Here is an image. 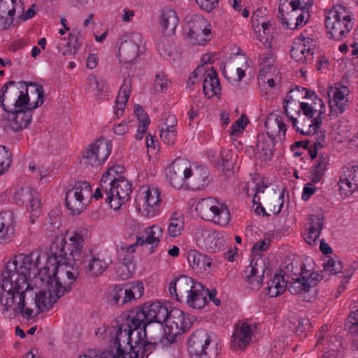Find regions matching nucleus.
Returning <instances> with one entry per match:
<instances>
[{"instance_id":"nucleus-35","label":"nucleus","mask_w":358,"mask_h":358,"mask_svg":"<svg viewBox=\"0 0 358 358\" xmlns=\"http://www.w3.org/2000/svg\"><path fill=\"white\" fill-rule=\"evenodd\" d=\"M313 50L310 48H306V43L301 41H294L290 50L292 58L301 63L310 62L313 59Z\"/></svg>"},{"instance_id":"nucleus-60","label":"nucleus","mask_w":358,"mask_h":358,"mask_svg":"<svg viewBox=\"0 0 358 358\" xmlns=\"http://www.w3.org/2000/svg\"><path fill=\"white\" fill-rule=\"evenodd\" d=\"M248 122V120L244 115L238 118L231 126V134L232 136L242 132Z\"/></svg>"},{"instance_id":"nucleus-2","label":"nucleus","mask_w":358,"mask_h":358,"mask_svg":"<svg viewBox=\"0 0 358 358\" xmlns=\"http://www.w3.org/2000/svg\"><path fill=\"white\" fill-rule=\"evenodd\" d=\"M103 333L110 335L115 334L114 347L116 352L114 353L112 351H104L99 358H143L155 350L158 344L157 341L142 338L141 331L137 332L136 339L133 338L132 331L130 341L129 336H124L123 326L118 329H106Z\"/></svg>"},{"instance_id":"nucleus-38","label":"nucleus","mask_w":358,"mask_h":358,"mask_svg":"<svg viewBox=\"0 0 358 358\" xmlns=\"http://www.w3.org/2000/svg\"><path fill=\"white\" fill-rule=\"evenodd\" d=\"M203 91L208 99L220 94L221 87L220 80L217 78V73L213 69L208 73L203 83Z\"/></svg>"},{"instance_id":"nucleus-3","label":"nucleus","mask_w":358,"mask_h":358,"mask_svg":"<svg viewBox=\"0 0 358 358\" xmlns=\"http://www.w3.org/2000/svg\"><path fill=\"white\" fill-rule=\"evenodd\" d=\"M87 233L85 231H76L69 238L67 242L65 238H56L50 247L48 262L52 265L66 264L73 262L76 266L83 261L87 252L83 251Z\"/></svg>"},{"instance_id":"nucleus-11","label":"nucleus","mask_w":358,"mask_h":358,"mask_svg":"<svg viewBox=\"0 0 358 358\" xmlns=\"http://www.w3.org/2000/svg\"><path fill=\"white\" fill-rule=\"evenodd\" d=\"M83 259L77 266H83L85 272L91 276L103 273L113 262L110 253L106 250L94 254L90 251Z\"/></svg>"},{"instance_id":"nucleus-15","label":"nucleus","mask_w":358,"mask_h":358,"mask_svg":"<svg viewBox=\"0 0 358 358\" xmlns=\"http://www.w3.org/2000/svg\"><path fill=\"white\" fill-rule=\"evenodd\" d=\"M112 145L108 142L97 141L83 151L81 162L85 166H99L108 157Z\"/></svg>"},{"instance_id":"nucleus-31","label":"nucleus","mask_w":358,"mask_h":358,"mask_svg":"<svg viewBox=\"0 0 358 358\" xmlns=\"http://www.w3.org/2000/svg\"><path fill=\"white\" fill-rule=\"evenodd\" d=\"M309 220V227L304 233V240L309 245H315L323 227L324 217L322 215L313 214L310 215Z\"/></svg>"},{"instance_id":"nucleus-44","label":"nucleus","mask_w":358,"mask_h":358,"mask_svg":"<svg viewBox=\"0 0 358 358\" xmlns=\"http://www.w3.org/2000/svg\"><path fill=\"white\" fill-rule=\"evenodd\" d=\"M129 294H133L127 292L125 285H115L111 292L112 302L114 304L124 305L131 301Z\"/></svg>"},{"instance_id":"nucleus-14","label":"nucleus","mask_w":358,"mask_h":358,"mask_svg":"<svg viewBox=\"0 0 358 358\" xmlns=\"http://www.w3.org/2000/svg\"><path fill=\"white\" fill-rule=\"evenodd\" d=\"M143 45L142 36L139 33H131L121 42L118 48L120 63L131 64L141 55V47Z\"/></svg>"},{"instance_id":"nucleus-46","label":"nucleus","mask_w":358,"mask_h":358,"mask_svg":"<svg viewBox=\"0 0 358 358\" xmlns=\"http://www.w3.org/2000/svg\"><path fill=\"white\" fill-rule=\"evenodd\" d=\"M329 162V157L327 155L322 154L319 156L317 163L311 170V180L313 182H318L322 179L327 164Z\"/></svg>"},{"instance_id":"nucleus-54","label":"nucleus","mask_w":358,"mask_h":358,"mask_svg":"<svg viewBox=\"0 0 358 358\" xmlns=\"http://www.w3.org/2000/svg\"><path fill=\"white\" fill-rule=\"evenodd\" d=\"M289 5L292 7V12L298 13L299 11H301V13H305L307 18L309 17L308 9L312 6L311 3H306L302 5L300 0H294L289 2Z\"/></svg>"},{"instance_id":"nucleus-37","label":"nucleus","mask_w":358,"mask_h":358,"mask_svg":"<svg viewBox=\"0 0 358 358\" xmlns=\"http://www.w3.org/2000/svg\"><path fill=\"white\" fill-rule=\"evenodd\" d=\"M187 260L193 269L206 271L210 268L212 259L197 250H191L187 253Z\"/></svg>"},{"instance_id":"nucleus-24","label":"nucleus","mask_w":358,"mask_h":358,"mask_svg":"<svg viewBox=\"0 0 358 358\" xmlns=\"http://www.w3.org/2000/svg\"><path fill=\"white\" fill-rule=\"evenodd\" d=\"M338 182L339 190L345 195L358 190V166L346 165Z\"/></svg>"},{"instance_id":"nucleus-42","label":"nucleus","mask_w":358,"mask_h":358,"mask_svg":"<svg viewBox=\"0 0 358 358\" xmlns=\"http://www.w3.org/2000/svg\"><path fill=\"white\" fill-rule=\"evenodd\" d=\"M287 23H282L284 28L294 30L299 29V27L304 25L307 22V17L305 13H296L294 12H288L285 15Z\"/></svg>"},{"instance_id":"nucleus-34","label":"nucleus","mask_w":358,"mask_h":358,"mask_svg":"<svg viewBox=\"0 0 358 358\" xmlns=\"http://www.w3.org/2000/svg\"><path fill=\"white\" fill-rule=\"evenodd\" d=\"M163 233L162 228L158 225L154 224L147 227L144 230L143 236H137V244H148L151 245L152 248L157 247L160 242Z\"/></svg>"},{"instance_id":"nucleus-64","label":"nucleus","mask_w":358,"mask_h":358,"mask_svg":"<svg viewBox=\"0 0 358 358\" xmlns=\"http://www.w3.org/2000/svg\"><path fill=\"white\" fill-rule=\"evenodd\" d=\"M315 190H316V188L313 184H312V183L306 184L303 189V193H302V196H301L302 199L303 201L308 200L310 197V196L314 194Z\"/></svg>"},{"instance_id":"nucleus-5","label":"nucleus","mask_w":358,"mask_h":358,"mask_svg":"<svg viewBox=\"0 0 358 358\" xmlns=\"http://www.w3.org/2000/svg\"><path fill=\"white\" fill-rule=\"evenodd\" d=\"M348 10L342 5L329 9L325 17V27L330 39L340 41L346 38L353 27Z\"/></svg>"},{"instance_id":"nucleus-16","label":"nucleus","mask_w":358,"mask_h":358,"mask_svg":"<svg viewBox=\"0 0 358 358\" xmlns=\"http://www.w3.org/2000/svg\"><path fill=\"white\" fill-rule=\"evenodd\" d=\"M195 238L197 245L208 252H217L224 246V238L210 229L198 227L196 229Z\"/></svg>"},{"instance_id":"nucleus-29","label":"nucleus","mask_w":358,"mask_h":358,"mask_svg":"<svg viewBox=\"0 0 358 358\" xmlns=\"http://www.w3.org/2000/svg\"><path fill=\"white\" fill-rule=\"evenodd\" d=\"M251 336V326L246 322H243L240 327H236L234 330L231 338V347L236 350L244 349L250 344Z\"/></svg>"},{"instance_id":"nucleus-55","label":"nucleus","mask_w":358,"mask_h":358,"mask_svg":"<svg viewBox=\"0 0 358 358\" xmlns=\"http://www.w3.org/2000/svg\"><path fill=\"white\" fill-rule=\"evenodd\" d=\"M324 271H329L331 274H336L342 270L341 262L334 259H329L324 263Z\"/></svg>"},{"instance_id":"nucleus-62","label":"nucleus","mask_w":358,"mask_h":358,"mask_svg":"<svg viewBox=\"0 0 358 358\" xmlns=\"http://www.w3.org/2000/svg\"><path fill=\"white\" fill-rule=\"evenodd\" d=\"M303 92H305L304 98L311 99L313 100H315V101H318L320 108H324V104L322 99H320L314 91L301 87V92L303 93Z\"/></svg>"},{"instance_id":"nucleus-58","label":"nucleus","mask_w":358,"mask_h":358,"mask_svg":"<svg viewBox=\"0 0 358 358\" xmlns=\"http://www.w3.org/2000/svg\"><path fill=\"white\" fill-rule=\"evenodd\" d=\"M161 140L167 145H172L176 140V130L166 129L162 128L160 132Z\"/></svg>"},{"instance_id":"nucleus-10","label":"nucleus","mask_w":358,"mask_h":358,"mask_svg":"<svg viewBox=\"0 0 358 358\" xmlns=\"http://www.w3.org/2000/svg\"><path fill=\"white\" fill-rule=\"evenodd\" d=\"M30 85L35 87V92L37 94L38 100L31 103L27 105L26 108H17L10 112L13 114V117L9 122L10 128L14 131H19L26 128L31 122L32 110L44 102V89L42 85L31 83Z\"/></svg>"},{"instance_id":"nucleus-56","label":"nucleus","mask_w":358,"mask_h":358,"mask_svg":"<svg viewBox=\"0 0 358 358\" xmlns=\"http://www.w3.org/2000/svg\"><path fill=\"white\" fill-rule=\"evenodd\" d=\"M134 112L139 120V124L143 127H148L150 121L148 114L144 111L143 108L140 105L136 104L134 106Z\"/></svg>"},{"instance_id":"nucleus-20","label":"nucleus","mask_w":358,"mask_h":358,"mask_svg":"<svg viewBox=\"0 0 358 358\" xmlns=\"http://www.w3.org/2000/svg\"><path fill=\"white\" fill-rule=\"evenodd\" d=\"M142 194L138 196V200H143V215L148 217H153L160 211V191L158 187L149 186L146 188L143 187Z\"/></svg>"},{"instance_id":"nucleus-17","label":"nucleus","mask_w":358,"mask_h":358,"mask_svg":"<svg viewBox=\"0 0 358 358\" xmlns=\"http://www.w3.org/2000/svg\"><path fill=\"white\" fill-rule=\"evenodd\" d=\"M222 73L231 83H238L245 76V71L249 67V59L244 55L231 59L222 64Z\"/></svg>"},{"instance_id":"nucleus-47","label":"nucleus","mask_w":358,"mask_h":358,"mask_svg":"<svg viewBox=\"0 0 358 358\" xmlns=\"http://www.w3.org/2000/svg\"><path fill=\"white\" fill-rule=\"evenodd\" d=\"M301 87L296 86L289 91L283 101V110L287 117H289V106L297 108V105L301 102L298 100L300 96Z\"/></svg>"},{"instance_id":"nucleus-61","label":"nucleus","mask_w":358,"mask_h":358,"mask_svg":"<svg viewBox=\"0 0 358 358\" xmlns=\"http://www.w3.org/2000/svg\"><path fill=\"white\" fill-rule=\"evenodd\" d=\"M197 5L207 12H211L219 3V0H196Z\"/></svg>"},{"instance_id":"nucleus-53","label":"nucleus","mask_w":358,"mask_h":358,"mask_svg":"<svg viewBox=\"0 0 358 358\" xmlns=\"http://www.w3.org/2000/svg\"><path fill=\"white\" fill-rule=\"evenodd\" d=\"M128 292H132V295L129 294L131 301L139 299L143 294L144 288L141 282L137 281L129 285H125Z\"/></svg>"},{"instance_id":"nucleus-50","label":"nucleus","mask_w":358,"mask_h":358,"mask_svg":"<svg viewBox=\"0 0 358 358\" xmlns=\"http://www.w3.org/2000/svg\"><path fill=\"white\" fill-rule=\"evenodd\" d=\"M12 162V154L6 146L0 145V171L1 175L10 167Z\"/></svg>"},{"instance_id":"nucleus-26","label":"nucleus","mask_w":358,"mask_h":358,"mask_svg":"<svg viewBox=\"0 0 358 358\" xmlns=\"http://www.w3.org/2000/svg\"><path fill=\"white\" fill-rule=\"evenodd\" d=\"M186 185L192 190H199L206 187L209 183V171L204 166H196L189 169Z\"/></svg>"},{"instance_id":"nucleus-39","label":"nucleus","mask_w":358,"mask_h":358,"mask_svg":"<svg viewBox=\"0 0 358 358\" xmlns=\"http://www.w3.org/2000/svg\"><path fill=\"white\" fill-rule=\"evenodd\" d=\"M273 145L271 140L264 136H258L256 144V155L262 162L271 160L273 157Z\"/></svg>"},{"instance_id":"nucleus-33","label":"nucleus","mask_w":358,"mask_h":358,"mask_svg":"<svg viewBox=\"0 0 358 358\" xmlns=\"http://www.w3.org/2000/svg\"><path fill=\"white\" fill-rule=\"evenodd\" d=\"M14 215L10 211L0 213V243L10 240L14 233Z\"/></svg>"},{"instance_id":"nucleus-9","label":"nucleus","mask_w":358,"mask_h":358,"mask_svg":"<svg viewBox=\"0 0 358 358\" xmlns=\"http://www.w3.org/2000/svg\"><path fill=\"white\" fill-rule=\"evenodd\" d=\"M193 322V317L185 315L180 309H173L169 312L164 327L166 343L169 345L173 343L178 336L189 330Z\"/></svg>"},{"instance_id":"nucleus-57","label":"nucleus","mask_w":358,"mask_h":358,"mask_svg":"<svg viewBox=\"0 0 358 358\" xmlns=\"http://www.w3.org/2000/svg\"><path fill=\"white\" fill-rule=\"evenodd\" d=\"M169 80L163 73L156 75L154 83V90L156 92H163L168 88Z\"/></svg>"},{"instance_id":"nucleus-52","label":"nucleus","mask_w":358,"mask_h":358,"mask_svg":"<svg viewBox=\"0 0 358 358\" xmlns=\"http://www.w3.org/2000/svg\"><path fill=\"white\" fill-rule=\"evenodd\" d=\"M345 327L350 334L358 337V310L350 314Z\"/></svg>"},{"instance_id":"nucleus-6","label":"nucleus","mask_w":358,"mask_h":358,"mask_svg":"<svg viewBox=\"0 0 358 358\" xmlns=\"http://www.w3.org/2000/svg\"><path fill=\"white\" fill-rule=\"evenodd\" d=\"M31 83L8 81L0 90V106L6 113L17 108H26L30 104L28 94V86Z\"/></svg>"},{"instance_id":"nucleus-32","label":"nucleus","mask_w":358,"mask_h":358,"mask_svg":"<svg viewBox=\"0 0 358 358\" xmlns=\"http://www.w3.org/2000/svg\"><path fill=\"white\" fill-rule=\"evenodd\" d=\"M264 127L268 136L272 139L275 137L280 138L285 136L287 126L280 116L271 114L265 121Z\"/></svg>"},{"instance_id":"nucleus-19","label":"nucleus","mask_w":358,"mask_h":358,"mask_svg":"<svg viewBox=\"0 0 358 358\" xmlns=\"http://www.w3.org/2000/svg\"><path fill=\"white\" fill-rule=\"evenodd\" d=\"M299 105L300 111L303 112L310 122L303 124L301 134L306 136H313L322 125V115L324 113V110L322 108L317 110L312 104L305 102H301Z\"/></svg>"},{"instance_id":"nucleus-23","label":"nucleus","mask_w":358,"mask_h":358,"mask_svg":"<svg viewBox=\"0 0 358 358\" xmlns=\"http://www.w3.org/2000/svg\"><path fill=\"white\" fill-rule=\"evenodd\" d=\"M17 8L24 11L21 0H0V30L8 29L13 24Z\"/></svg>"},{"instance_id":"nucleus-48","label":"nucleus","mask_w":358,"mask_h":358,"mask_svg":"<svg viewBox=\"0 0 358 358\" xmlns=\"http://www.w3.org/2000/svg\"><path fill=\"white\" fill-rule=\"evenodd\" d=\"M174 213L169 220L168 234L171 237L179 236L184 229V219L182 216H176Z\"/></svg>"},{"instance_id":"nucleus-7","label":"nucleus","mask_w":358,"mask_h":358,"mask_svg":"<svg viewBox=\"0 0 358 358\" xmlns=\"http://www.w3.org/2000/svg\"><path fill=\"white\" fill-rule=\"evenodd\" d=\"M196 210L203 220L221 226L227 225L230 221L228 207L213 197L201 199L196 204Z\"/></svg>"},{"instance_id":"nucleus-4","label":"nucleus","mask_w":358,"mask_h":358,"mask_svg":"<svg viewBox=\"0 0 358 358\" xmlns=\"http://www.w3.org/2000/svg\"><path fill=\"white\" fill-rule=\"evenodd\" d=\"M168 316V308L159 301L145 303L136 309L130 310L127 314L125 323L122 325L124 327V336H129L131 338V332L141 329V327L154 323L163 324Z\"/></svg>"},{"instance_id":"nucleus-18","label":"nucleus","mask_w":358,"mask_h":358,"mask_svg":"<svg viewBox=\"0 0 358 358\" xmlns=\"http://www.w3.org/2000/svg\"><path fill=\"white\" fill-rule=\"evenodd\" d=\"M13 200L17 205L29 207L32 213L31 219L34 216H38L41 208V200L36 191L29 187H21L15 189Z\"/></svg>"},{"instance_id":"nucleus-25","label":"nucleus","mask_w":358,"mask_h":358,"mask_svg":"<svg viewBox=\"0 0 358 358\" xmlns=\"http://www.w3.org/2000/svg\"><path fill=\"white\" fill-rule=\"evenodd\" d=\"M196 282H194L190 277L180 275L175 278L169 285V292L173 298L179 301L186 299L192 292Z\"/></svg>"},{"instance_id":"nucleus-30","label":"nucleus","mask_w":358,"mask_h":358,"mask_svg":"<svg viewBox=\"0 0 358 358\" xmlns=\"http://www.w3.org/2000/svg\"><path fill=\"white\" fill-rule=\"evenodd\" d=\"M208 289L205 288L200 282H196L192 292L185 301L189 306L201 309L208 303Z\"/></svg>"},{"instance_id":"nucleus-22","label":"nucleus","mask_w":358,"mask_h":358,"mask_svg":"<svg viewBox=\"0 0 358 358\" xmlns=\"http://www.w3.org/2000/svg\"><path fill=\"white\" fill-rule=\"evenodd\" d=\"M248 268L250 271L247 279L250 289H259L263 282L264 275L270 272L268 259L259 257L252 259Z\"/></svg>"},{"instance_id":"nucleus-8","label":"nucleus","mask_w":358,"mask_h":358,"mask_svg":"<svg viewBox=\"0 0 358 358\" xmlns=\"http://www.w3.org/2000/svg\"><path fill=\"white\" fill-rule=\"evenodd\" d=\"M183 31L188 41L194 45H204L210 40V29L201 15H188L184 20Z\"/></svg>"},{"instance_id":"nucleus-1","label":"nucleus","mask_w":358,"mask_h":358,"mask_svg":"<svg viewBox=\"0 0 358 358\" xmlns=\"http://www.w3.org/2000/svg\"><path fill=\"white\" fill-rule=\"evenodd\" d=\"M71 262L52 265L48 254L38 250L15 255L1 273L3 313L12 311L14 316L30 319L51 308L72 289L76 277L64 267Z\"/></svg>"},{"instance_id":"nucleus-40","label":"nucleus","mask_w":358,"mask_h":358,"mask_svg":"<svg viewBox=\"0 0 358 358\" xmlns=\"http://www.w3.org/2000/svg\"><path fill=\"white\" fill-rule=\"evenodd\" d=\"M178 22L179 18L175 10L171 8L162 10L160 24L164 30L174 34Z\"/></svg>"},{"instance_id":"nucleus-28","label":"nucleus","mask_w":358,"mask_h":358,"mask_svg":"<svg viewBox=\"0 0 358 358\" xmlns=\"http://www.w3.org/2000/svg\"><path fill=\"white\" fill-rule=\"evenodd\" d=\"M349 92L350 90L348 88L344 85L329 87L327 92V96L329 99H333L332 100H329L330 108H332L333 102L334 106L338 109L339 113H343L347 106L348 100L346 96L348 95Z\"/></svg>"},{"instance_id":"nucleus-43","label":"nucleus","mask_w":358,"mask_h":358,"mask_svg":"<svg viewBox=\"0 0 358 358\" xmlns=\"http://www.w3.org/2000/svg\"><path fill=\"white\" fill-rule=\"evenodd\" d=\"M296 278H293L292 281L288 284L287 283L286 287L292 294H302L309 292L308 286L306 284L305 278L301 275V272L299 275H296Z\"/></svg>"},{"instance_id":"nucleus-27","label":"nucleus","mask_w":358,"mask_h":358,"mask_svg":"<svg viewBox=\"0 0 358 358\" xmlns=\"http://www.w3.org/2000/svg\"><path fill=\"white\" fill-rule=\"evenodd\" d=\"M210 342V338L206 332L193 334L188 341L189 353L201 358L207 357L206 350Z\"/></svg>"},{"instance_id":"nucleus-45","label":"nucleus","mask_w":358,"mask_h":358,"mask_svg":"<svg viewBox=\"0 0 358 358\" xmlns=\"http://www.w3.org/2000/svg\"><path fill=\"white\" fill-rule=\"evenodd\" d=\"M143 329V336L146 339L150 341H163L165 338L164 327L163 324H156L155 327H152V324L142 327Z\"/></svg>"},{"instance_id":"nucleus-41","label":"nucleus","mask_w":358,"mask_h":358,"mask_svg":"<svg viewBox=\"0 0 358 358\" xmlns=\"http://www.w3.org/2000/svg\"><path fill=\"white\" fill-rule=\"evenodd\" d=\"M78 35L79 34H69L68 41H66V38H62L58 45L59 52L64 55H75L79 48L78 44Z\"/></svg>"},{"instance_id":"nucleus-51","label":"nucleus","mask_w":358,"mask_h":358,"mask_svg":"<svg viewBox=\"0 0 358 358\" xmlns=\"http://www.w3.org/2000/svg\"><path fill=\"white\" fill-rule=\"evenodd\" d=\"M301 275L305 278L306 284L308 286L309 289L317 285V283L322 280V276L317 272H312L309 273V271L305 269V265L301 266Z\"/></svg>"},{"instance_id":"nucleus-13","label":"nucleus","mask_w":358,"mask_h":358,"mask_svg":"<svg viewBox=\"0 0 358 358\" xmlns=\"http://www.w3.org/2000/svg\"><path fill=\"white\" fill-rule=\"evenodd\" d=\"M91 192L90 184L87 182H78L66 193L65 202L67 208L73 215L80 214L85 208L83 202L85 195Z\"/></svg>"},{"instance_id":"nucleus-49","label":"nucleus","mask_w":358,"mask_h":358,"mask_svg":"<svg viewBox=\"0 0 358 358\" xmlns=\"http://www.w3.org/2000/svg\"><path fill=\"white\" fill-rule=\"evenodd\" d=\"M131 78H125L117 96L115 103H127L131 94Z\"/></svg>"},{"instance_id":"nucleus-59","label":"nucleus","mask_w":358,"mask_h":358,"mask_svg":"<svg viewBox=\"0 0 358 358\" xmlns=\"http://www.w3.org/2000/svg\"><path fill=\"white\" fill-rule=\"evenodd\" d=\"M287 286V282L284 280V276L281 274L276 273L273 279L268 284V287H276L278 289L285 291Z\"/></svg>"},{"instance_id":"nucleus-63","label":"nucleus","mask_w":358,"mask_h":358,"mask_svg":"<svg viewBox=\"0 0 358 358\" xmlns=\"http://www.w3.org/2000/svg\"><path fill=\"white\" fill-rule=\"evenodd\" d=\"M310 322L308 318H301L298 320V324L296 327V332L298 334H301L306 329H310Z\"/></svg>"},{"instance_id":"nucleus-12","label":"nucleus","mask_w":358,"mask_h":358,"mask_svg":"<svg viewBox=\"0 0 358 358\" xmlns=\"http://www.w3.org/2000/svg\"><path fill=\"white\" fill-rule=\"evenodd\" d=\"M105 193V201L111 208L118 210L129 199L132 192L131 183L128 180L117 181L103 190Z\"/></svg>"},{"instance_id":"nucleus-21","label":"nucleus","mask_w":358,"mask_h":358,"mask_svg":"<svg viewBox=\"0 0 358 358\" xmlns=\"http://www.w3.org/2000/svg\"><path fill=\"white\" fill-rule=\"evenodd\" d=\"M189 164L185 159H176L166 169V177L170 184L180 189L186 184L189 175Z\"/></svg>"},{"instance_id":"nucleus-36","label":"nucleus","mask_w":358,"mask_h":358,"mask_svg":"<svg viewBox=\"0 0 358 358\" xmlns=\"http://www.w3.org/2000/svg\"><path fill=\"white\" fill-rule=\"evenodd\" d=\"M124 168L120 165H115L109 168L106 172L102 176L101 179L102 189L107 190V188L117 181L127 180L124 176Z\"/></svg>"}]
</instances>
